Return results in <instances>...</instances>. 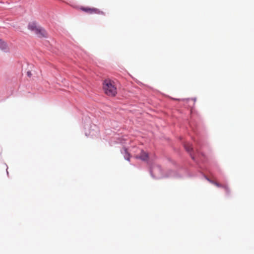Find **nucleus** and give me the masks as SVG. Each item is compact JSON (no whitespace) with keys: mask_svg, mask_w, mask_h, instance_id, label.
Segmentation results:
<instances>
[{"mask_svg":"<svg viewBox=\"0 0 254 254\" xmlns=\"http://www.w3.org/2000/svg\"><path fill=\"white\" fill-rule=\"evenodd\" d=\"M104 93L110 97H115L117 94V87L115 82L111 79H105L102 83Z\"/></svg>","mask_w":254,"mask_h":254,"instance_id":"obj_1","label":"nucleus"},{"mask_svg":"<svg viewBox=\"0 0 254 254\" xmlns=\"http://www.w3.org/2000/svg\"><path fill=\"white\" fill-rule=\"evenodd\" d=\"M80 9L90 14H97L99 15H105V13L99 9L95 7H81Z\"/></svg>","mask_w":254,"mask_h":254,"instance_id":"obj_2","label":"nucleus"},{"mask_svg":"<svg viewBox=\"0 0 254 254\" xmlns=\"http://www.w3.org/2000/svg\"><path fill=\"white\" fill-rule=\"evenodd\" d=\"M32 31L40 37H46L47 35V33L45 30L39 25H37L36 28L34 29Z\"/></svg>","mask_w":254,"mask_h":254,"instance_id":"obj_3","label":"nucleus"},{"mask_svg":"<svg viewBox=\"0 0 254 254\" xmlns=\"http://www.w3.org/2000/svg\"><path fill=\"white\" fill-rule=\"evenodd\" d=\"M136 158H139L143 161H146L148 158V154L143 150H141L139 155L137 156Z\"/></svg>","mask_w":254,"mask_h":254,"instance_id":"obj_4","label":"nucleus"},{"mask_svg":"<svg viewBox=\"0 0 254 254\" xmlns=\"http://www.w3.org/2000/svg\"><path fill=\"white\" fill-rule=\"evenodd\" d=\"M0 49L5 51L8 50L7 44L1 39H0Z\"/></svg>","mask_w":254,"mask_h":254,"instance_id":"obj_5","label":"nucleus"},{"mask_svg":"<svg viewBox=\"0 0 254 254\" xmlns=\"http://www.w3.org/2000/svg\"><path fill=\"white\" fill-rule=\"evenodd\" d=\"M123 153L124 154V157L127 160V161H129V158H130V154L127 151V149L126 148H124L123 149Z\"/></svg>","mask_w":254,"mask_h":254,"instance_id":"obj_6","label":"nucleus"},{"mask_svg":"<svg viewBox=\"0 0 254 254\" xmlns=\"http://www.w3.org/2000/svg\"><path fill=\"white\" fill-rule=\"evenodd\" d=\"M37 23L35 22H31L28 24V29L32 31L36 28V27L37 26Z\"/></svg>","mask_w":254,"mask_h":254,"instance_id":"obj_7","label":"nucleus"},{"mask_svg":"<svg viewBox=\"0 0 254 254\" xmlns=\"http://www.w3.org/2000/svg\"><path fill=\"white\" fill-rule=\"evenodd\" d=\"M207 180L209 182H210L211 183L214 184V185H215L216 186H217V187H221L222 188V186L223 185L216 182H214L213 181H212V180H210V179H209L208 178H207Z\"/></svg>","mask_w":254,"mask_h":254,"instance_id":"obj_8","label":"nucleus"},{"mask_svg":"<svg viewBox=\"0 0 254 254\" xmlns=\"http://www.w3.org/2000/svg\"><path fill=\"white\" fill-rule=\"evenodd\" d=\"M185 147L188 152H190L192 149L191 145L189 144H185Z\"/></svg>","mask_w":254,"mask_h":254,"instance_id":"obj_9","label":"nucleus"},{"mask_svg":"<svg viewBox=\"0 0 254 254\" xmlns=\"http://www.w3.org/2000/svg\"><path fill=\"white\" fill-rule=\"evenodd\" d=\"M222 188H224L226 190V191H227V192L229 191V188L227 185H223Z\"/></svg>","mask_w":254,"mask_h":254,"instance_id":"obj_10","label":"nucleus"},{"mask_svg":"<svg viewBox=\"0 0 254 254\" xmlns=\"http://www.w3.org/2000/svg\"><path fill=\"white\" fill-rule=\"evenodd\" d=\"M151 173L153 175V173H154V170H151Z\"/></svg>","mask_w":254,"mask_h":254,"instance_id":"obj_11","label":"nucleus"},{"mask_svg":"<svg viewBox=\"0 0 254 254\" xmlns=\"http://www.w3.org/2000/svg\"><path fill=\"white\" fill-rule=\"evenodd\" d=\"M27 74H28V76H30V75H31V73H30V72H27Z\"/></svg>","mask_w":254,"mask_h":254,"instance_id":"obj_12","label":"nucleus"},{"mask_svg":"<svg viewBox=\"0 0 254 254\" xmlns=\"http://www.w3.org/2000/svg\"><path fill=\"white\" fill-rule=\"evenodd\" d=\"M191 158H192V159H194V157H193L192 156Z\"/></svg>","mask_w":254,"mask_h":254,"instance_id":"obj_13","label":"nucleus"}]
</instances>
